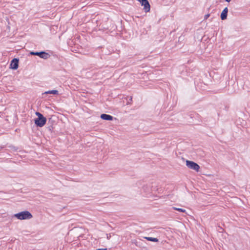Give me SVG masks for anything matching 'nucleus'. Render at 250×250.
I'll return each mask as SVG.
<instances>
[{"label":"nucleus","instance_id":"nucleus-1","mask_svg":"<svg viewBox=\"0 0 250 250\" xmlns=\"http://www.w3.org/2000/svg\"><path fill=\"white\" fill-rule=\"evenodd\" d=\"M14 217L22 220L30 219L33 217V215L29 211L24 210L15 214Z\"/></svg>","mask_w":250,"mask_h":250},{"label":"nucleus","instance_id":"nucleus-2","mask_svg":"<svg viewBox=\"0 0 250 250\" xmlns=\"http://www.w3.org/2000/svg\"><path fill=\"white\" fill-rule=\"evenodd\" d=\"M46 121H47L46 118L45 117H44L43 116L41 117L37 118L35 119V120H34V123H35V125L37 127H42L43 126H44L45 125Z\"/></svg>","mask_w":250,"mask_h":250},{"label":"nucleus","instance_id":"nucleus-3","mask_svg":"<svg viewBox=\"0 0 250 250\" xmlns=\"http://www.w3.org/2000/svg\"><path fill=\"white\" fill-rule=\"evenodd\" d=\"M186 166L190 169L195 170L198 172L200 170V166L195 162L187 160Z\"/></svg>","mask_w":250,"mask_h":250},{"label":"nucleus","instance_id":"nucleus-4","mask_svg":"<svg viewBox=\"0 0 250 250\" xmlns=\"http://www.w3.org/2000/svg\"><path fill=\"white\" fill-rule=\"evenodd\" d=\"M30 54L31 55L38 56L40 58L45 60L47 59L50 57V55L48 53L43 51L40 52L31 51L30 52Z\"/></svg>","mask_w":250,"mask_h":250},{"label":"nucleus","instance_id":"nucleus-5","mask_svg":"<svg viewBox=\"0 0 250 250\" xmlns=\"http://www.w3.org/2000/svg\"><path fill=\"white\" fill-rule=\"evenodd\" d=\"M140 3L141 4L142 6H144V10L145 12H148L150 11V5L147 0H142Z\"/></svg>","mask_w":250,"mask_h":250},{"label":"nucleus","instance_id":"nucleus-6","mask_svg":"<svg viewBox=\"0 0 250 250\" xmlns=\"http://www.w3.org/2000/svg\"><path fill=\"white\" fill-rule=\"evenodd\" d=\"M19 60L18 58H14L12 60L10 63V68L16 70L19 67Z\"/></svg>","mask_w":250,"mask_h":250},{"label":"nucleus","instance_id":"nucleus-7","mask_svg":"<svg viewBox=\"0 0 250 250\" xmlns=\"http://www.w3.org/2000/svg\"><path fill=\"white\" fill-rule=\"evenodd\" d=\"M228 13V9L227 7L225 8L221 13L220 18L222 20L227 19Z\"/></svg>","mask_w":250,"mask_h":250},{"label":"nucleus","instance_id":"nucleus-8","mask_svg":"<svg viewBox=\"0 0 250 250\" xmlns=\"http://www.w3.org/2000/svg\"><path fill=\"white\" fill-rule=\"evenodd\" d=\"M101 118L104 120L112 121L113 119V117L110 115L106 114H102L101 115Z\"/></svg>","mask_w":250,"mask_h":250},{"label":"nucleus","instance_id":"nucleus-9","mask_svg":"<svg viewBox=\"0 0 250 250\" xmlns=\"http://www.w3.org/2000/svg\"><path fill=\"white\" fill-rule=\"evenodd\" d=\"M144 238L147 241L157 242L159 241V240L157 238H154L151 237H145Z\"/></svg>","mask_w":250,"mask_h":250},{"label":"nucleus","instance_id":"nucleus-10","mask_svg":"<svg viewBox=\"0 0 250 250\" xmlns=\"http://www.w3.org/2000/svg\"><path fill=\"white\" fill-rule=\"evenodd\" d=\"M58 91L57 90H49L47 91H46L44 92V94H51L54 95H57L58 94Z\"/></svg>","mask_w":250,"mask_h":250},{"label":"nucleus","instance_id":"nucleus-11","mask_svg":"<svg viewBox=\"0 0 250 250\" xmlns=\"http://www.w3.org/2000/svg\"><path fill=\"white\" fill-rule=\"evenodd\" d=\"M172 208L174 210H177V211H179L181 212H186V210L183 208H176V207H173Z\"/></svg>","mask_w":250,"mask_h":250},{"label":"nucleus","instance_id":"nucleus-12","mask_svg":"<svg viewBox=\"0 0 250 250\" xmlns=\"http://www.w3.org/2000/svg\"><path fill=\"white\" fill-rule=\"evenodd\" d=\"M35 114L38 116V118L41 117L43 116L42 113H40L39 112H36L35 113Z\"/></svg>","mask_w":250,"mask_h":250},{"label":"nucleus","instance_id":"nucleus-13","mask_svg":"<svg viewBox=\"0 0 250 250\" xmlns=\"http://www.w3.org/2000/svg\"><path fill=\"white\" fill-rule=\"evenodd\" d=\"M209 16H210V15L209 14L205 15V17H204V19L207 20L209 17Z\"/></svg>","mask_w":250,"mask_h":250},{"label":"nucleus","instance_id":"nucleus-14","mask_svg":"<svg viewBox=\"0 0 250 250\" xmlns=\"http://www.w3.org/2000/svg\"><path fill=\"white\" fill-rule=\"evenodd\" d=\"M96 250H107V249L106 248H101V249H97Z\"/></svg>","mask_w":250,"mask_h":250},{"label":"nucleus","instance_id":"nucleus-15","mask_svg":"<svg viewBox=\"0 0 250 250\" xmlns=\"http://www.w3.org/2000/svg\"><path fill=\"white\" fill-rule=\"evenodd\" d=\"M226 1L229 2L231 0H225Z\"/></svg>","mask_w":250,"mask_h":250},{"label":"nucleus","instance_id":"nucleus-16","mask_svg":"<svg viewBox=\"0 0 250 250\" xmlns=\"http://www.w3.org/2000/svg\"><path fill=\"white\" fill-rule=\"evenodd\" d=\"M129 101H132V97H129Z\"/></svg>","mask_w":250,"mask_h":250},{"label":"nucleus","instance_id":"nucleus-17","mask_svg":"<svg viewBox=\"0 0 250 250\" xmlns=\"http://www.w3.org/2000/svg\"><path fill=\"white\" fill-rule=\"evenodd\" d=\"M182 37H180L179 38V41L181 39H182Z\"/></svg>","mask_w":250,"mask_h":250},{"label":"nucleus","instance_id":"nucleus-18","mask_svg":"<svg viewBox=\"0 0 250 250\" xmlns=\"http://www.w3.org/2000/svg\"><path fill=\"white\" fill-rule=\"evenodd\" d=\"M3 148V146H0V149H2V148Z\"/></svg>","mask_w":250,"mask_h":250},{"label":"nucleus","instance_id":"nucleus-19","mask_svg":"<svg viewBox=\"0 0 250 250\" xmlns=\"http://www.w3.org/2000/svg\"><path fill=\"white\" fill-rule=\"evenodd\" d=\"M137 0L139 1V2H141V1H142V0Z\"/></svg>","mask_w":250,"mask_h":250}]
</instances>
